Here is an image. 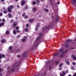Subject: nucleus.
<instances>
[{
	"label": "nucleus",
	"mask_w": 76,
	"mask_h": 76,
	"mask_svg": "<svg viewBox=\"0 0 76 76\" xmlns=\"http://www.w3.org/2000/svg\"><path fill=\"white\" fill-rule=\"evenodd\" d=\"M23 38L22 39V41L23 42H25L26 41V39L27 38L26 36H24L23 37Z\"/></svg>",
	"instance_id": "f257e3e1"
},
{
	"label": "nucleus",
	"mask_w": 76,
	"mask_h": 76,
	"mask_svg": "<svg viewBox=\"0 0 76 76\" xmlns=\"http://www.w3.org/2000/svg\"><path fill=\"white\" fill-rule=\"evenodd\" d=\"M3 58H4L5 57V55L4 54H2L1 56V54L0 53V59H1Z\"/></svg>",
	"instance_id": "f03ea898"
},
{
	"label": "nucleus",
	"mask_w": 76,
	"mask_h": 76,
	"mask_svg": "<svg viewBox=\"0 0 76 76\" xmlns=\"http://www.w3.org/2000/svg\"><path fill=\"white\" fill-rule=\"evenodd\" d=\"M71 3L73 5H75V3L76 4V0H71Z\"/></svg>",
	"instance_id": "7ed1b4c3"
},
{
	"label": "nucleus",
	"mask_w": 76,
	"mask_h": 76,
	"mask_svg": "<svg viewBox=\"0 0 76 76\" xmlns=\"http://www.w3.org/2000/svg\"><path fill=\"white\" fill-rule=\"evenodd\" d=\"M23 57H25L27 56V52L25 51L23 54Z\"/></svg>",
	"instance_id": "20e7f679"
},
{
	"label": "nucleus",
	"mask_w": 76,
	"mask_h": 76,
	"mask_svg": "<svg viewBox=\"0 0 76 76\" xmlns=\"http://www.w3.org/2000/svg\"><path fill=\"white\" fill-rule=\"evenodd\" d=\"M71 57L74 60H76V57L74 55H72L71 56Z\"/></svg>",
	"instance_id": "39448f33"
},
{
	"label": "nucleus",
	"mask_w": 76,
	"mask_h": 76,
	"mask_svg": "<svg viewBox=\"0 0 76 76\" xmlns=\"http://www.w3.org/2000/svg\"><path fill=\"white\" fill-rule=\"evenodd\" d=\"M59 20V16L57 15V17L56 19V22H58Z\"/></svg>",
	"instance_id": "423d86ee"
},
{
	"label": "nucleus",
	"mask_w": 76,
	"mask_h": 76,
	"mask_svg": "<svg viewBox=\"0 0 76 76\" xmlns=\"http://www.w3.org/2000/svg\"><path fill=\"white\" fill-rule=\"evenodd\" d=\"M21 4L22 6L25 5V0L22 1L21 2Z\"/></svg>",
	"instance_id": "0eeeda50"
},
{
	"label": "nucleus",
	"mask_w": 76,
	"mask_h": 76,
	"mask_svg": "<svg viewBox=\"0 0 76 76\" xmlns=\"http://www.w3.org/2000/svg\"><path fill=\"white\" fill-rule=\"evenodd\" d=\"M7 9L9 12H12V10L10 7H8Z\"/></svg>",
	"instance_id": "6e6552de"
},
{
	"label": "nucleus",
	"mask_w": 76,
	"mask_h": 76,
	"mask_svg": "<svg viewBox=\"0 0 76 76\" xmlns=\"http://www.w3.org/2000/svg\"><path fill=\"white\" fill-rule=\"evenodd\" d=\"M34 20V19H29V21L31 23V22H33Z\"/></svg>",
	"instance_id": "1a4fd4ad"
},
{
	"label": "nucleus",
	"mask_w": 76,
	"mask_h": 76,
	"mask_svg": "<svg viewBox=\"0 0 76 76\" xmlns=\"http://www.w3.org/2000/svg\"><path fill=\"white\" fill-rule=\"evenodd\" d=\"M16 25H17V23L16 22H14L13 24V27H16Z\"/></svg>",
	"instance_id": "9d476101"
},
{
	"label": "nucleus",
	"mask_w": 76,
	"mask_h": 76,
	"mask_svg": "<svg viewBox=\"0 0 76 76\" xmlns=\"http://www.w3.org/2000/svg\"><path fill=\"white\" fill-rule=\"evenodd\" d=\"M46 29H47V27L45 26L42 29V31H45L46 30Z\"/></svg>",
	"instance_id": "9b49d317"
},
{
	"label": "nucleus",
	"mask_w": 76,
	"mask_h": 76,
	"mask_svg": "<svg viewBox=\"0 0 76 76\" xmlns=\"http://www.w3.org/2000/svg\"><path fill=\"white\" fill-rule=\"evenodd\" d=\"M15 53H16L17 52H18V53H20V49L16 50L15 51Z\"/></svg>",
	"instance_id": "f8f14e48"
},
{
	"label": "nucleus",
	"mask_w": 76,
	"mask_h": 76,
	"mask_svg": "<svg viewBox=\"0 0 76 76\" xmlns=\"http://www.w3.org/2000/svg\"><path fill=\"white\" fill-rule=\"evenodd\" d=\"M37 45H38V42H37L34 45V47H36Z\"/></svg>",
	"instance_id": "ddd939ff"
},
{
	"label": "nucleus",
	"mask_w": 76,
	"mask_h": 76,
	"mask_svg": "<svg viewBox=\"0 0 76 76\" xmlns=\"http://www.w3.org/2000/svg\"><path fill=\"white\" fill-rule=\"evenodd\" d=\"M19 65V63H16L14 64V67H16V66H18Z\"/></svg>",
	"instance_id": "4468645a"
},
{
	"label": "nucleus",
	"mask_w": 76,
	"mask_h": 76,
	"mask_svg": "<svg viewBox=\"0 0 76 76\" xmlns=\"http://www.w3.org/2000/svg\"><path fill=\"white\" fill-rule=\"evenodd\" d=\"M71 41H72V40L70 39H68L66 41V42H71Z\"/></svg>",
	"instance_id": "2eb2a0df"
},
{
	"label": "nucleus",
	"mask_w": 76,
	"mask_h": 76,
	"mask_svg": "<svg viewBox=\"0 0 76 76\" xmlns=\"http://www.w3.org/2000/svg\"><path fill=\"white\" fill-rule=\"evenodd\" d=\"M11 70L12 72H13L15 71V68H12Z\"/></svg>",
	"instance_id": "dca6fc26"
},
{
	"label": "nucleus",
	"mask_w": 76,
	"mask_h": 76,
	"mask_svg": "<svg viewBox=\"0 0 76 76\" xmlns=\"http://www.w3.org/2000/svg\"><path fill=\"white\" fill-rule=\"evenodd\" d=\"M4 24V23L3 22L0 23V27H1V26H3Z\"/></svg>",
	"instance_id": "f3484780"
},
{
	"label": "nucleus",
	"mask_w": 76,
	"mask_h": 76,
	"mask_svg": "<svg viewBox=\"0 0 76 76\" xmlns=\"http://www.w3.org/2000/svg\"><path fill=\"white\" fill-rule=\"evenodd\" d=\"M13 33L14 35H16V31L15 30H14Z\"/></svg>",
	"instance_id": "a211bd4d"
},
{
	"label": "nucleus",
	"mask_w": 76,
	"mask_h": 76,
	"mask_svg": "<svg viewBox=\"0 0 76 76\" xmlns=\"http://www.w3.org/2000/svg\"><path fill=\"white\" fill-rule=\"evenodd\" d=\"M64 50V49L63 48H62L60 50H59V53H61V52H62Z\"/></svg>",
	"instance_id": "6ab92c4d"
},
{
	"label": "nucleus",
	"mask_w": 76,
	"mask_h": 76,
	"mask_svg": "<svg viewBox=\"0 0 76 76\" xmlns=\"http://www.w3.org/2000/svg\"><path fill=\"white\" fill-rule=\"evenodd\" d=\"M24 31L25 32H28V28H24Z\"/></svg>",
	"instance_id": "aec40b11"
},
{
	"label": "nucleus",
	"mask_w": 76,
	"mask_h": 76,
	"mask_svg": "<svg viewBox=\"0 0 76 76\" xmlns=\"http://www.w3.org/2000/svg\"><path fill=\"white\" fill-rule=\"evenodd\" d=\"M1 42L3 43L5 42H6V40L5 39H2L1 40Z\"/></svg>",
	"instance_id": "412c9836"
},
{
	"label": "nucleus",
	"mask_w": 76,
	"mask_h": 76,
	"mask_svg": "<svg viewBox=\"0 0 76 76\" xmlns=\"http://www.w3.org/2000/svg\"><path fill=\"white\" fill-rule=\"evenodd\" d=\"M12 48H13V47H12V46H11L9 48H8L9 50H11L12 49Z\"/></svg>",
	"instance_id": "4be33fe9"
},
{
	"label": "nucleus",
	"mask_w": 76,
	"mask_h": 76,
	"mask_svg": "<svg viewBox=\"0 0 76 76\" xmlns=\"http://www.w3.org/2000/svg\"><path fill=\"white\" fill-rule=\"evenodd\" d=\"M10 8H11V9H12L14 8V7L12 5H10Z\"/></svg>",
	"instance_id": "5701e85b"
},
{
	"label": "nucleus",
	"mask_w": 76,
	"mask_h": 76,
	"mask_svg": "<svg viewBox=\"0 0 76 76\" xmlns=\"http://www.w3.org/2000/svg\"><path fill=\"white\" fill-rule=\"evenodd\" d=\"M44 10L46 12H48V10L46 9H44Z\"/></svg>",
	"instance_id": "b1692460"
},
{
	"label": "nucleus",
	"mask_w": 76,
	"mask_h": 76,
	"mask_svg": "<svg viewBox=\"0 0 76 76\" xmlns=\"http://www.w3.org/2000/svg\"><path fill=\"white\" fill-rule=\"evenodd\" d=\"M66 64L67 65H69L70 64V62L69 61H67L66 62Z\"/></svg>",
	"instance_id": "393cba45"
},
{
	"label": "nucleus",
	"mask_w": 76,
	"mask_h": 76,
	"mask_svg": "<svg viewBox=\"0 0 76 76\" xmlns=\"http://www.w3.org/2000/svg\"><path fill=\"white\" fill-rule=\"evenodd\" d=\"M37 27H39V22H38L37 23Z\"/></svg>",
	"instance_id": "a878e982"
},
{
	"label": "nucleus",
	"mask_w": 76,
	"mask_h": 76,
	"mask_svg": "<svg viewBox=\"0 0 76 76\" xmlns=\"http://www.w3.org/2000/svg\"><path fill=\"white\" fill-rule=\"evenodd\" d=\"M8 17H9V18H12V15H11L10 13L8 14Z\"/></svg>",
	"instance_id": "bb28decb"
},
{
	"label": "nucleus",
	"mask_w": 76,
	"mask_h": 76,
	"mask_svg": "<svg viewBox=\"0 0 76 76\" xmlns=\"http://www.w3.org/2000/svg\"><path fill=\"white\" fill-rule=\"evenodd\" d=\"M6 33V34H7V35H8L9 34V31H7Z\"/></svg>",
	"instance_id": "cd10ccee"
},
{
	"label": "nucleus",
	"mask_w": 76,
	"mask_h": 76,
	"mask_svg": "<svg viewBox=\"0 0 76 76\" xmlns=\"http://www.w3.org/2000/svg\"><path fill=\"white\" fill-rule=\"evenodd\" d=\"M36 10H36V8H33V12H36Z\"/></svg>",
	"instance_id": "c85d7f7f"
},
{
	"label": "nucleus",
	"mask_w": 76,
	"mask_h": 76,
	"mask_svg": "<svg viewBox=\"0 0 76 76\" xmlns=\"http://www.w3.org/2000/svg\"><path fill=\"white\" fill-rule=\"evenodd\" d=\"M38 27L36 26L35 31H38Z\"/></svg>",
	"instance_id": "c756f323"
},
{
	"label": "nucleus",
	"mask_w": 76,
	"mask_h": 76,
	"mask_svg": "<svg viewBox=\"0 0 76 76\" xmlns=\"http://www.w3.org/2000/svg\"><path fill=\"white\" fill-rule=\"evenodd\" d=\"M63 66V64H62V63H61L59 65V67H61V66Z\"/></svg>",
	"instance_id": "7c9ffc66"
},
{
	"label": "nucleus",
	"mask_w": 76,
	"mask_h": 76,
	"mask_svg": "<svg viewBox=\"0 0 76 76\" xmlns=\"http://www.w3.org/2000/svg\"><path fill=\"white\" fill-rule=\"evenodd\" d=\"M68 46H69V44L67 43L65 45V46L66 47H68Z\"/></svg>",
	"instance_id": "2f4dec72"
},
{
	"label": "nucleus",
	"mask_w": 76,
	"mask_h": 76,
	"mask_svg": "<svg viewBox=\"0 0 76 76\" xmlns=\"http://www.w3.org/2000/svg\"><path fill=\"white\" fill-rule=\"evenodd\" d=\"M58 53H56L54 55V56H57V55H58Z\"/></svg>",
	"instance_id": "473e14b6"
},
{
	"label": "nucleus",
	"mask_w": 76,
	"mask_h": 76,
	"mask_svg": "<svg viewBox=\"0 0 76 76\" xmlns=\"http://www.w3.org/2000/svg\"><path fill=\"white\" fill-rule=\"evenodd\" d=\"M43 75H44L45 76V75H47V73L45 72H43Z\"/></svg>",
	"instance_id": "72a5a7b5"
},
{
	"label": "nucleus",
	"mask_w": 76,
	"mask_h": 76,
	"mask_svg": "<svg viewBox=\"0 0 76 76\" xmlns=\"http://www.w3.org/2000/svg\"><path fill=\"white\" fill-rule=\"evenodd\" d=\"M25 9L26 10L27 9H28V6H25Z\"/></svg>",
	"instance_id": "f704fd0d"
},
{
	"label": "nucleus",
	"mask_w": 76,
	"mask_h": 76,
	"mask_svg": "<svg viewBox=\"0 0 76 76\" xmlns=\"http://www.w3.org/2000/svg\"><path fill=\"white\" fill-rule=\"evenodd\" d=\"M28 17V15H26L24 17V18L25 19H27Z\"/></svg>",
	"instance_id": "c9c22d12"
},
{
	"label": "nucleus",
	"mask_w": 76,
	"mask_h": 76,
	"mask_svg": "<svg viewBox=\"0 0 76 76\" xmlns=\"http://www.w3.org/2000/svg\"><path fill=\"white\" fill-rule=\"evenodd\" d=\"M60 57H63V54H61L60 55Z\"/></svg>",
	"instance_id": "e433bc0d"
},
{
	"label": "nucleus",
	"mask_w": 76,
	"mask_h": 76,
	"mask_svg": "<svg viewBox=\"0 0 76 76\" xmlns=\"http://www.w3.org/2000/svg\"><path fill=\"white\" fill-rule=\"evenodd\" d=\"M25 15H26V13H23L22 15V16L23 17L25 16Z\"/></svg>",
	"instance_id": "4c0bfd02"
},
{
	"label": "nucleus",
	"mask_w": 76,
	"mask_h": 76,
	"mask_svg": "<svg viewBox=\"0 0 76 76\" xmlns=\"http://www.w3.org/2000/svg\"><path fill=\"white\" fill-rule=\"evenodd\" d=\"M40 39V37H37V39H36V40L37 41H38V40L39 39Z\"/></svg>",
	"instance_id": "58836bf2"
},
{
	"label": "nucleus",
	"mask_w": 76,
	"mask_h": 76,
	"mask_svg": "<svg viewBox=\"0 0 76 76\" xmlns=\"http://www.w3.org/2000/svg\"><path fill=\"white\" fill-rule=\"evenodd\" d=\"M17 57L18 58H20V55H18L17 56Z\"/></svg>",
	"instance_id": "ea45409f"
},
{
	"label": "nucleus",
	"mask_w": 76,
	"mask_h": 76,
	"mask_svg": "<svg viewBox=\"0 0 76 76\" xmlns=\"http://www.w3.org/2000/svg\"><path fill=\"white\" fill-rule=\"evenodd\" d=\"M7 11H3V13H7Z\"/></svg>",
	"instance_id": "a19ab883"
},
{
	"label": "nucleus",
	"mask_w": 76,
	"mask_h": 76,
	"mask_svg": "<svg viewBox=\"0 0 76 76\" xmlns=\"http://www.w3.org/2000/svg\"><path fill=\"white\" fill-rule=\"evenodd\" d=\"M72 64H73V65H74V66H75V65H76V63L75 62H73L72 63Z\"/></svg>",
	"instance_id": "79ce46f5"
},
{
	"label": "nucleus",
	"mask_w": 76,
	"mask_h": 76,
	"mask_svg": "<svg viewBox=\"0 0 76 76\" xmlns=\"http://www.w3.org/2000/svg\"><path fill=\"white\" fill-rule=\"evenodd\" d=\"M36 1H37V3H39V2H40V1H39V0H36Z\"/></svg>",
	"instance_id": "37998d69"
},
{
	"label": "nucleus",
	"mask_w": 76,
	"mask_h": 76,
	"mask_svg": "<svg viewBox=\"0 0 76 76\" xmlns=\"http://www.w3.org/2000/svg\"><path fill=\"white\" fill-rule=\"evenodd\" d=\"M71 69H72V70H75V68L73 67H72Z\"/></svg>",
	"instance_id": "c03bdc74"
},
{
	"label": "nucleus",
	"mask_w": 76,
	"mask_h": 76,
	"mask_svg": "<svg viewBox=\"0 0 76 76\" xmlns=\"http://www.w3.org/2000/svg\"><path fill=\"white\" fill-rule=\"evenodd\" d=\"M51 69H52V67L51 66H50L49 67V70H51Z\"/></svg>",
	"instance_id": "a18cd8bd"
},
{
	"label": "nucleus",
	"mask_w": 76,
	"mask_h": 76,
	"mask_svg": "<svg viewBox=\"0 0 76 76\" xmlns=\"http://www.w3.org/2000/svg\"><path fill=\"white\" fill-rule=\"evenodd\" d=\"M50 63V60H48L46 62V64H48V63Z\"/></svg>",
	"instance_id": "49530a36"
},
{
	"label": "nucleus",
	"mask_w": 76,
	"mask_h": 76,
	"mask_svg": "<svg viewBox=\"0 0 76 76\" xmlns=\"http://www.w3.org/2000/svg\"><path fill=\"white\" fill-rule=\"evenodd\" d=\"M16 31H17V33H19V32H20V31H19V30H17Z\"/></svg>",
	"instance_id": "de8ad7c7"
},
{
	"label": "nucleus",
	"mask_w": 76,
	"mask_h": 76,
	"mask_svg": "<svg viewBox=\"0 0 76 76\" xmlns=\"http://www.w3.org/2000/svg\"><path fill=\"white\" fill-rule=\"evenodd\" d=\"M2 15H3V14H2V13L0 12V16H2Z\"/></svg>",
	"instance_id": "09e8293b"
},
{
	"label": "nucleus",
	"mask_w": 76,
	"mask_h": 76,
	"mask_svg": "<svg viewBox=\"0 0 76 76\" xmlns=\"http://www.w3.org/2000/svg\"><path fill=\"white\" fill-rule=\"evenodd\" d=\"M16 29H19V28L18 27H16Z\"/></svg>",
	"instance_id": "8fccbe9b"
},
{
	"label": "nucleus",
	"mask_w": 76,
	"mask_h": 76,
	"mask_svg": "<svg viewBox=\"0 0 76 76\" xmlns=\"http://www.w3.org/2000/svg\"><path fill=\"white\" fill-rule=\"evenodd\" d=\"M2 21H3V22H5V19H2Z\"/></svg>",
	"instance_id": "3c124183"
},
{
	"label": "nucleus",
	"mask_w": 76,
	"mask_h": 76,
	"mask_svg": "<svg viewBox=\"0 0 76 76\" xmlns=\"http://www.w3.org/2000/svg\"><path fill=\"white\" fill-rule=\"evenodd\" d=\"M36 3V2H35V1H34V2H33V4H35Z\"/></svg>",
	"instance_id": "603ef678"
},
{
	"label": "nucleus",
	"mask_w": 76,
	"mask_h": 76,
	"mask_svg": "<svg viewBox=\"0 0 76 76\" xmlns=\"http://www.w3.org/2000/svg\"><path fill=\"white\" fill-rule=\"evenodd\" d=\"M65 53H67V50H65Z\"/></svg>",
	"instance_id": "864d4df0"
},
{
	"label": "nucleus",
	"mask_w": 76,
	"mask_h": 76,
	"mask_svg": "<svg viewBox=\"0 0 76 76\" xmlns=\"http://www.w3.org/2000/svg\"><path fill=\"white\" fill-rule=\"evenodd\" d=\"M61 69H62V68H59V70H61Z\"/></svg>",
	"instance_id": "5fc2aeb1"
},
{
	"label": "nucleus",
	"mask_w": 76,
	"mask_h": 76,
	"mask_svg": "<svg viewBox=\"0 0 76 76\" xmlns=\"http://www.w3.org/2000/svg\"><path fill=\"white\" fill-rule=\"evenodd\" d=\"M66 73H69V71H68V70H66Z\"/></svg>",
	"instance_id": "6e6d98bb"
},
{
	"label": "nucleus",
	"mask_w": 76,
	"mask_h": 76,
	"mask_svg": "<svg viewBox=\"0 0 76 76\" xmlns=\"http://www.w3.org/2000/svg\"><path fill=\"white\" fill-rule=\"evenodd\" d=\"M58 61H57V62H56V64H58Z\"/></svg>",
	"instance_id": "4d7b16f0"
},
{
	"label": "nucleus",
	"mask_w": 76,
	"mask_h": 76,
	"mask_svg": "<svg viewBox=\"0 0 76 76\" xmlns=\"http://www.w3.org/2000/svg\"><path fill=\"white\" fill-rule=\"evenodd\" d=\"M41 76H44V74H43V73L41 74Z\"/></svg>",
	"instance_id": "13d9d810"
},
{
	"label": "nucleus",
	"mask_w": 76,
	"mask_h": 76,
	"mask_svg": "<svg viewBox=\"0 0 76 76\" xmlns=\"http://www.w3.org/2000/svg\"><path fill=\"white\" fill-rule=\"evenodd\" d=\"M10 50V52L11 53H12V52H13V50Z\"/></svg>",
	"instance_id": "bf43d9fd"
},
{
	"label": "nucleus",
	"mask_w": 76,
	"mask_h": 76,
	"mask_svg": "<svg viewBox=\"0 0 76 76\" xmlns=\"http://www.w3.org/2000/svg\"><path fill=\"white\" fill-rule=\"evenodd\" d=\"M0 76H2V74L1 72H0Z\"/></svg>",
	"instance_id": "052dcab7"
},
{
	"label": "nucleus",
	"mask_w": 76,
	"mask_h": 76,
	"mask_svg": "<svg viewBox=\"0 0 76 76\" xmlns=\"http://www.w3.org/2000/svg\"><path fill=\"white\" fill-rule=\"evenodd\" d=\"M41 35H42V34H39V36L41 37Z\"/></svg>",
	"instance_id": "680f3d73"
},
{
	"label": "nucleus",
	"mask_w": 76,
	"mask_h": 76,
	"mask_svg": "<svg viewBox=\"0 0 76 76\" xmlns=\"http://www.w3.org/2000/svg\"><path fill=\"white\" fill-rule=\"evenodd\" d=\"M28 26H29V24H27L26 25V27L27 28L28 27Z\"/></svg>",
	"instance_id": "e2e57ef3"
},
{
	"label": "nucleus",
	"mask_w": 76,
	"mask_h": 76,
	"mask_svg": "<svg viewBox=\"0 0 76 76\" xmlns=\"http://www.w3.org/2000/svg\"><path fill=\"white\" fill-rule=\"evenodd\" d=\"M60 76H64V75L62 74H61L60 75Z\"/></svg>",
	"instance_id": "0e129e2a"
},
{
	"label": "nucleus",
	"mask_w": 76,
	"mask_h": 76,
	"mask_svg": "<svg viewBox=\"0 0 76 76\" xmlns=\"http://www.w3.org/2000/svg\"><path fill=\"white\" fill-rule=\"evenodd\" d=\"M17 37L18 38H20V35H18L17 36Z\"/></svg>",
	"instance_id": "69168bd1"
},
{
	"label": "nucleus",
	"mask_w": 76,
	"mask_h": 76,
	"mask_svg": "<svg viewBox=\"0 0 76 76\" xmlns=\"http://www.w3.org/2000/svg\"><path fill=\"white\" fill-rule=\"evenodd\" d=\"M1 71H2V69H1V68H0V72H1Z\"/></svg>",
	"instance_id": "338daca9"
},
{
	"label": "nucleus",
	"mask_w": 76,
	"mask_h": 76,
	"mask_svg": "<svg viewBox=\"0 0 76 76\" xmlns=\"http://www.w3.org/2000/svg\"><path fill=\"white\" fill-rule=\"evenodd\" d=\"M63 73L64 75H66V73H65V72H63Z\"/></svg>",
	"instance_id": "774afa93"
}]
</instances>
